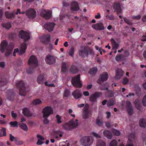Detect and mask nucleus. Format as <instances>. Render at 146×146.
I'll return each instance as SVG.
<instances>
[{
  "label": "nucleus",
  "instance_id": "nucleus-1",
  "mask_svg": "<svg viewBox=\"0 0 146 146\" xmlns=\"http://www.w3.org/2000/svg\"><path fill=\"white\" fill-rule=\"evenodd\" d=\"M13 48V46L8 45L7 42L6 40H4L1 44L0 49L2 53L5 52V56H8L11 53Z\"/></svg>",
  "mask_w": 146,
  "mask_h": 146
},
{
  "label": "nucleus",
  "instance_id": "nucleus-2",
  "mask_svg": "<svg viewBox=\"0 0 146 146\" xmlns=\"http://www.w3.org/2000/svg\"><path fill=\"white\" fill-rule=\"evenodd\" d=\"M94 140L92 137L88 136L83 137L81 139L80 142L83 145L85 146H89L92 144Z\"/></svg>",
  "mask_w": 146,
  "mask_h": 146
},
{
  "label": "nucleus",
  "instance_id": "nucleus-3",
  "mask_svg": "<svg viewBox=\"0 0 146 146\" xmlns=\"http://www.w3.org/2000/svg\"><path fill=\"white\" fill-rule=\"evenodd\" d=\"M27 46V45L24 42L22 44L20 47L19 51L18 48L15 49L13 54V56H16V53H18L19 55H22L25 52Z\"/></svg>",
  "mask_w": 146,
  "mask_h": 146
},
{
  "label": "nucleus",
  "instance_id": "nucleus-4",
  "mask_svg": "<svg viewBox=\"0 0 146 146\" xmlns=\"http://www.w3.org/2000/svg\"><path fill=\"white\" fill-rule=\"evenodd\" d=\"M43 117H48L53 113V110L50 106H47L44 108L42 111Z\"/></svg>",
  "mask_w": 146,
  "mask_h": 146
},
{
  "label": "nucleus",
  "instance_id": "nucleus-5",
  "mask_svg": "<svg viewBox=\"0 0 146 146\" xmlns=\"http://www.w3.org/2000/svg\"><path fill=\"white\" fill-rule=\"evenodd\" d=\"M80 75L78 74L72 78V84L73 86L76 87L81 88L82 86V84L80 80Z\"/></svg>",
  "mask_w": 146,
  "mask_h": 146
},
{
  "label": "nucleus",
  "instance_id": "nucleus-6",
  "mask_svg": "<svg viewBox=\"0 0 146 146\" xmlns=\"http://www.w3.org/2000/svg\"><path fill=\"white\" fill-rule=\"evenodd\" d=\"M28 64L30 66L34 67L37 66L38 65V63L36 57L34 55L31 56L28 60Z\"/></svg>",
  "mask_w": 146,
  "mask_h": 146
},
{
  "label": "nucleus",
  "instance_id": "nucleus-7",
  "mask_svg": "<svg viewBox=\"0 0 146 146\" xmlns=\"http://www.w3.org/2000/svg\"><path fill=\"white\" fill-rule=\"evenodd\" d=\"M17 86L20 87L19 94L22 96H25L26 93L25 90V86L23 82L22 81H17L16 83Z\"/></svg>",
  "mask_w": 146,
  "mask_h": 146
},
{
  "label": "nucleus",
  "instance_id": "nucleus-8",
  "mask_svg": "<svg viewBox=\"0 0 146 146\" xmlns=\"http://www.w3.org/2000/svg\"><path fill=\"white\" fill-rule=\"evenodd\" d=\"M102 93L100 92H96L92 94L90 96L89 100L92 102H97V98L100 97L102 95Z\"/></svg>",
  "mask_w": 146,
  "mask_h": 146
},
{
  "label": "nucleus",
  "instance_id": "nucleus-9",
  "mask_svg": "<svg viewBox=\"0 0 146 146\" xmlns=\"http://www.w3.org/2000/svg\"><path fill=\"white\" fill-rule=\"evenodd\" d=\"M19 36L25 40H28L30 38V36L29 33L26 31L21 30L19 33Z\"/></svg>",
  "mask_w": 146,
  "mask_h": 146
},
{
  "label": "nucleus",
  "instance_id": "nucleus-10",
  "mask_svg": "<svg viewBox=\"0 0 146 146\" xmlns=\"http://www.w3.org/2000/svg\"><path fill=\"white\" fill-rule=\"evenodd\" d=\"M40 15L45 19H48L51 17V12L48 10L43 9L41 11Z\"/></svg>",
  "mask_w": 146,
  "mask_h": 146
},
{
  "label": "nucleus",
  "instance_id": "nucleus-11",
  "mask_svg": "<svg viewBox=\"0 0 146 146\" xmlns=\"http://www.w3.org/2000/svg\"><path fill=\"white\" fill-rule=\"evenodd\" d=\"M27 16L29 19H32L36 16V12L34 10L30 9L27 11L26 12Z\"/></svg>",
  "mask_w": 146,
  "mask_h": 146
},
{
  "label": "nucleus",
  "instance_id": "nucleus-12",
  "mask_svg": "<svg viewBox=\"0 0 146 146\" xmlns=\"http://www.w3.org/2000/svg\"><path fill=\"white\" fill-rule=\"evenodd\" d=\"M45 60L46 63L49 64H54L56 61L55 57L51 55L47 56L45 58Z\"/></svg>",
  "mask_w": 146,
  "mask_h": 146
},
{
  "label": "nucleus",
  "instance_id": "nucleus-13",
  "mask_svg": "<svg viewBox=\"0 0 146 146\" xmlns=\"http://www.w3.org/2000/svg\"><path fill=\"white\" fill-rule=\"evenodd\" d=\"M108 78V74L107 72H104L101 74L100 76L99 80L98 81V82L101 84L100 81L102 82L105 81L107 80Z\"/></svg>",
  "mask_w": 146,
  "mask_h": 146
},
{
  "label": "nucleus",
  "instance_id": "nucleus-14",
  "mask_svg": "<svg viewBox=\"0 0 146 146\" xmlns=\"http://www.w3.org/2000/svg\"><path fill=\"white\" fill-rule=\"evenodd\" d=\"M55 24L54 23H49L45 24L44 26L46 30L49 32H51L53 31Z\"/></svg>",
  "mask_w": 146,
  "mask_h": 146
},
{
  "label": "nucleus",
  "instance_id": "nucleus-15",
  "mask_svg": "<svg viewBox=\"0 0 146 146\" xmlns=\"http://www.w3.org/2000/svg\"><path fill=\"white\" fill-rule=\"evenodd\" d=\"M92 27L94 29L97 30H100L104 29L103 24L102 23L94 24L92 25Z\"/></svg>",
  "mask_w": 146,
  "mask_h": 146
},
{
  "label": "nucleus",
  "instance_id": "nucleus-16",
  "mask_svg": "<svg viewBox=\"0 0 146 146\" xmlns=\"http://www.w3.org/2000/svg\"><path fill=\"white\" fill-rule=\"evenodd\" d=\"M72 94L74 98L76 99H78L81 98L82 95L80 91L78 90L74 91Z\"/></svg>",
  "mask_w": 146,
  "mask_h": 146
},
{
  "label": "nucleus",
  "instance_id": "nucleus-17",
  "mask_svg": "<svg viewBox=\"0 0 146 146\" xmlns=\"http://www.w3.org/2000/svg\"><path fill=\"white\" fill-rule=\"evenodd\" d=\"M124 72L121 69H118L116 71L115 78L117 79H119L122 76Z\"/></svg>",
  "mask_w": 146,
  "mask_h": 146
},
{
  "label": "nucleus",
  "instance_id": "nucleus-18",
  "mask_svg": "<svg viewBox=\"0 0 146 146\" xmlns=\"http://www.w3.org/2000/svg\"><path fill=\"white\" fill-rule=\"evenodd\" d=\"M72 11H77L79 9V7L77 2L74 1L72 2L71 7Z\"/></svg>",
  "mask_w": 146,
  "mask_h": 146
},
{
  "label": "nucleus",
  "instance_id": "nucleus-19",
  "mask_svg": "<svg viewBox=\"0 0 146 146\" xmlns=\"http://www.w3.org/2000/svg\"><path fill=\"white\" fill-rule=\"evenodd\" d=\"M126 103L127 110L128 113L129 115H131L133 113V110L131 103L130 102L127 101Z\"/></svg>",
  "mask_w": 146,
  "mask_h": 146
},
{
  "label": "nucleus",
  "instance_id": "nucleus-20",
  "mask_svg": "<svg viewBox=\"0 0 146 146\" xmlns=\"http://www.w3.org/2000/svg\"><path fill=\"white\" fill-rule=\"evenodd\" d=\"M50 36L49 35H44L40 38V40L42 42L49 41Z\"/></svg>",
  "mask_w": 146,
  "mask_h": 146
},
{
  "label": "nucleus",
  "instance_id": "nucleus-21",
  "mask_svg": "<svg viewBox=\"0 0 146 146\" xmlns=\"http://www.w3.org/2000/svg\"><path fill=\"white\" fill-rule=\"evenodd\" d=\"M14 96L12 93V90H9L7 92V98L10 100H12Z\"/></svg>",
  "mask_w": 146,
  "mask_h": 146
},
{
  "label": "nucleus",
  "instance_id": "nucleus-22",
  "mask_svg": "<svg viewBox=\"0 0 146 146\" xmlns=\"http://www.w3.org/2000/svg\"><path fill=\"white\" fill-rule=\"evenodd\" d=\"M79 54L82 57H84L85 56L88 57V53L87 51L85 49H83L80 50L79 51Z\"/></svg>",
  "mask_w": 146,
  "mask_h": 146
},
{
  "label": "nucleus",
  "instance_id": "nucleus-23",
  "mask_svg": "<svg viewBox=\"0 0 146 146\" xmlns=\"http://www.w3.org/2000/svg\"><path fill=\"white\" fill-rule=\"evenodd\" d=\"M5 14L6 17L8 18H13L15 17V15L12 11L10 12L6 11L5 12Z\"/></svg>",
  "mask_w": 146,
  "mask_h": 146
},
{
  "label": "nucleus",
  "instance_id": "nucleus-24",
  "mask_svg": "<svg viewBox=\"0 0 146 146\" xmlns=\"http://www.w3.org/2000/svg\"><path fill=\"white\" fill-rule=\"evenodd\" d=\"M44 79V75L41 74L38 76L37 80V82L39 84H42L43 82Z\"/></svg>",
  "mask_w": 146,
  "mask_h": 146
},
{
  "label": "nucleus",
  "instance_id": "nucleus-25",
  "mask_svg": "<svg viewBox=\"0 0 146 146\" xmlns=\"http://www.w3.org/2000/svg\"><path fill=\"white\" fill-rule=\"evenodd\" d=\"M70 122L72 128L76 127L79 125V123L77 119L74 120L72 121H70Z\"/></svg>",
  "mask_w": 146,
  "mask_h": 146
},
{
  "label": "nucleus",
  "instance_id": "nucleus-26",
  "mask_svg": "<svg viewBox=\"0 0 146 146\" xmlns=\"http://www.w3.org/2000/svg\"><path fill=\"white\" fill-rule=\"evenodd\" d=\"M64 128L66 130L70 129L72 128L71 123L70 121L68 123H66L62 125Z\"/></svg>",
  "mask_w": 146,
  "mask_h": 146
},
{
  "label": "nucleus",
  "instance_id": "nucleus-27",
  "mask_svg": "<svg viewBox=\"0 0 146 146\" xmlns=\"http://www.w3.org/2000/svg\"><path fill=\"white\" fill-rule=\"evenodd\" d=\"M103 133L104 135L106 137L109 139H111L112 138V135L111 133L108 131L106 130Z\"/></svg>",
  "mask_w": 146,
  "mask_h": 146
},
{
  "label": "nucleus",
  "instance_id": "nucleus-28",
  "mask_svg": "<svg viewBox=\"0 0 146 146\" xmlns=\"http://www.w3.org/2000/svg\"><path fill=\"white\" fill-rule=\"evenodd\" d=\"M70 71L72 73L74 74L77 73L78 71L77 67L74 65H72L70 69Z\"/></svg>",
  "mask_w": 146,
  "mask_h": 146
},
{
  "label": "nucleus",
  "instance_id": "nucleus-29",
  "mask_svg": "<svg viewBox=\"0 0 146 146\" xmlns=\"http://www.w3.org/2000/svg\"><path fill=\"white\" fill-rule=\"evenodd\" d=\"M23 113L28 117H30L32 115L31 113L27 108H25L23 109Z\"/></svg>",
  "mask_w": 146,
  "mask_h": 146
},
{
  "label": "nucleus",
  "instance_id": "nucleus-30",
  "mask_svg": "<svg viewBox=\"0 0 146 146\" xmlns=\"http://www.w3.org/2000/svg\"><path fill=\"white\" fill-rule=\"evenodd\" d=\"M32 104L34 105L41 104H42V102L40 100L36 99L33 101Z\"/></svg>",
  "mask_w": 146,
  "mask_h": 146
},
{
  "label": "nucleus",
  "instance_id": "nucleus-31",
  "mask_svg": "<svg viewBox=\"0 0 146 146\" xmlns=\"http://www.w3.org/2000/svg\"><path fill=\"white\" fill-rule=\"evenodd\" d=\"M20 126L21 128L24 130L27 131L28 130V127L27 125L25 123H21L20 124Z\"/></svg>",
  "mask_w": 146,
  "mask_h": 146
},
{
  "label": "nucleus",
  "instance_id": "nucleus-32",
  "mask_svg": "<svg viewBox=\"0 0 146 146\" xmlns=\"http://www.w3.org/2000/svg\"><path fill=\"white\" fill-rule=\"evenodd\" d=\"M96 124L99 126H102L103 124V122L101 119H100L99 118L96 119Z\"/></svg>",
  "mask_w": 146,
  "mask_h": 146
},
{
  "label": "nucleus",
  "instance_id": "nucleus-33",
  "mask_svg": "<svg viewBox=\"0 0 146 146\" xmlns=\"http://www.w3.org/2000/svg\"><path fill=\"white\" fill-rule=\"evenodd\" d=\"M97 146H106V144L104 142L101 140H98L97 143Z\"/></svg>",
  "mask_w": 146,
  "mask_h": 146
},
{
  "label": "nucleus",
  "instance_id": "nucleus-34",
  "mask_svg": "<svg viewBox=\"0 0 146 146\" xmlns=\"http://www.w3.org/2000/svg\"><path fill=\"white\" fill-rule=\"evenodd\" d=\"M97 70V68H93L90 69L89 72L91 74H94L96 73Z\"/></svg>",
  "mask_w": 146,
  "mask_h": 146
},
{
  "label": "nucleus",
  "instance_id": "nucleus-35",
  "mask_svg": "<svg viewBox=\"0 0 146 146\" xmlns=\"http://www.w3.org/2000/svg\"><path fill=\"white\" fill-rule=\"evenodd\" d=\"M139 125L141 127H145L146 125L145 120L144 119H140L139 121Z\"/></svg>",
  "mask_w": 146,
  "mask_h": 146
},
{
  "label": "nucleus",
  "instance_id": "nucleus-36",
  "mask_svg": "<svg viewBox=\"0 0 146 146\" xmlns=\"http://www.w3.org/2000/svg\"><path fill=\"white\" fill-rule=\"evenodd\" d=\"M11 127H17L18 123L16 121H11L9 123Z\"/></svg>",
  "mask_w": 146,
  "mask_h": 146
},
{
  "label": "nucleus",
  "instance_id": "nucleus-37",
  "mask_svg": "<svg viewBox=\"0 0 146 146\" xmlns=\"http://www.w3.org/2000/svg\"><path fill=\"white\" fill-rule=\"evenodd\" d=\"M114 7L117 10L118 14L119 13H120L121 12V10L119 4L115 5Z\"/></svg>",
  "mask_w": 146,
  "mask_h": 146
},
{
  "label": "nucleus",
  "instance_id": "nucleus-38",
  "mask_svg": "<svg viewBox=\"0 0 146 146\" xmlns=\"http://www.w3.org/2000/svg\"><path fill=\"white\" fill-rule=\"evenodd\" d=\"M1 131V132H3V134H2L0 132V137L5 136H6L7 135L5 128H3Z\"/></svg>",
  "mask_w": 146,
  "mask_h": 146
},
{
  "label": "nucleus",
  "instance_id": "nucleus-39",
  "mask_svg": "<svg viewBox=\"0 0 146 146\" xmlns=\"http://www.w3.org/2000/svg\"><path fill=\"white\" fill-rule=\"evenodd\" d=\"M117 142L115 140H114L111 142L109 145V146H117Z\"/></svg>",
  "mask_w": 146,
  "mask_h": 146
},
{
  "label": "nucleus",
  "instance_id": "nucleus-40",
  "mask_svg": "<svg viewBox=\"0 0 146 146\" xmlns=\"http://www.w3.org/2000/svg\"><path fill=\"white\" fill-rule=\"evenodd\" d=\"M68 52L70 55L72 56L74 52V48L73 47H71L70 49L68 50Z\"/></svg>",
  "mask_w": 146,
  "mask_h": 146
},
{
  "label": "nucleus",
  "instance_id": "nucleus-41",
  "mask_svg": "<svg viewBox=\"0 0 146 146\" xmlns=\"http://www.w3.org/2000/svg\"><path fill=\"white\" fill-rule=\"evenodd\" d=\"M135 135L133 133H131L128 135V141H131V139H133L135 137Z\"/></svg>",
  "mask_w": 146,
  "mask_h": 146
},
{
  "label": "nucleus",
  "instance_id": "nucleus-42",
  "mask_svg": "<svg viewBox=\"0 0 146 146\" xmlns=\"http://www.w3.org/2000/svg\"><path fill=\"white\" fill-rule=\"evenodd\" d=\"M136 108L139 109L140 106V102L138 100H136L134 102Z\"/></svg>",
  "mask_w": 146,
  "mask_h": 146
},
{
  "label": "nucleus",
  "instance_id": "nucleus-43",
  "mask_svg": "<svg viewBox=\"0 0 146 146\" xmlns=\"http://www.w3.org/2000/svg\"><path fill=\"white\" fill-rule=\"evenodd\" d=\"M66 64L65 63H63V65L62 66V71L64 72H66L67 69L66 67Z\"/></svg>",
  "mask_w": 146,
  "mask_h": 146
},
{
  "label": "nucleus",
  "instance_id": "nucleus-44",
  "mask_svg": "<svg viewBox=\"0 0 146 146\" xmlns=\"http://www.w3.org/2000/svg\"><path fill=\"white\" fill-rule=\"evenodd\" d=\"M9 139L11 141H17V139L15 137L11 134H9Z\"/></svg>",
  "mask_w": 146,
  "mask_h": 146
},
{
  "label": "nucleus",
  "instance_id": "nucleus-45",
  "mask_svg": "<svg viewBox=\"0 0 146 146\" xmlns=\"http://www.w3.org/2000/svg\"><path fill=\"white\" fill-rule=\"evenodd\" d=\"M119 46V44L115 42L113 44L112 49H116Z\"/></svg>",
  "mask_w": 146,
  "mask_h": 146
},
{
  "label": "nucleus",
  "instance_id": "nucleus-46",
  "mask_svg": "<svg viewBox=\"0 0 146 146\" xmlns=\"http://www.w3.org/2000/svg\"><path fill=\"white\" fill-rule=\"evenodd\" d=\"M56 121L57 123H62L61 117L59 115H57L56 116Z\"/></svg>",
  "mask_w": 146,
  "mask_h": 146
},
{
  "label": "nucleus",
  "instance_id": "nucleus-47",
  "mask_svg": "<svg viewBox=\"0 0 146 146\" xmlns=\"http://www.w3.org/2000/svg\"><path fill=\"white\" fill-rule=\"evenodd\" d=\"M92 134L95 137L97 138H101V136L100 135L97 133L93 132H92Z\"/></svg>",
  "mask_w": 146,
  "mask_h": 146
},
{
  "label": "nucleus",
  "instance_id": "nucleus-48",
  "mask_svg": "<svg viewBox=\"0 0 146 146\" xmlns=\"http://www.w3.org/2000/svg\"><path fill=\"white\" fill-rule=\"evenodd\" d=\"M123 19L124 21L127 23V24L129 25H131L132 24L131 22L128 20L125 17H123Z\"/></svg>",
  "mask_w": 146,
  "mask_h": 146
},
{
  "label": "nucleus",
  "instance_id": "nucleus-49",
  "mask_svg": "<svg viewBox=\"0 0 146 146\" xmlns=\"http://www.w3.org/2000/svg\"><path fill=\"white\" fill-rule=\"evenodd\" d=\"M70 91L67 89H65V92L64 94V96L65 97H66L69 95L70 94Z\"/></svg>",
  "mask_w": 146,
  "mask_h": 146
},
{
  "label": "nucleus",
  "instance_id": "nucleus-50",
  "mask_svg": "<svg viewBox=\"0 0 146 146\" xmlns=\"http://www.w3.org/2000/svg\"><path fill=\"white\" fill-rule=\"evenodd\" d=\"M142 102L143 105L146 106V94L143 97Z\"/></svg>",
  "mask_w": 146,
  "mask_h": 146
},
{
  "label": "nucleus",
  "instance_id": "nucleus-51",
  "mask_svg": "<svg viewBox=\"0 0 146 146\" xmlns=\"http://www.w3.org/2000/svg\"><path fill=\"white\" fill-rule=\"evenodd\" d=\"M82 117L84 119H87L88 118V113L85 112L82 115Z\"/></svg>",
  "mask_w": 146,
  "mask_h": 146
},
{
  "label": "nucleus",
  "instance_id": "nucleus-52",
  "mask_svg": "<svg viewBox=\"0 0 146 146\" xmlns=\"http://www.w3.org/2000/svg\"><path fill=\"white\" fill-rule=\"evenodd\" d=\"M113 133L115 135L118 136L120 135V131L116 130H114L113 131Z\"/></svg>",
  "mask_w": 146,
  "mask_h": 146
},
{
  "label": "nucleus",
  "instance_id": "nucleus-53",
  "mask_svg": "<svg viewBox=\"0 0 146 146\" xmlns=\"http://www.w3.org/2000/svg\"><path fill=\"white\" fill-rule=\"evenodd\" d=\"M141 16L140 15L137 16H133L132 17V19H133L138 20L140 19Z\"/></svg>",
  "mask_w": 146,
  "mask_h": 146
},
{
  "label": "nucleus",
  "instance_id": "nucleus-54",
  "mask_svg": "<svg viewBox=\"0 0 146 146\" xmlns=\"http://www.w3.org/2000/svg\"><path fill=\"white\" fill-rule=\"evenodd\" d=\"M34 71V70L33 68H29L27 69V72L28 73L31 74Z\"/></svg>",
  "mask_w": 146,
  "mask_h": 146
},
{
  "label": "nucleus",
  "instance_id": "nucleus-55",
  "mask_svg": "<svg viewBox=\"0 0 146 146\" xmlns=\"http://www.w3.org/2000/svg\"><path fill=\"white\" fill-rule=\"evenodd\" d=\"M68 113L70 114L73 117H75V115L74 114H72V113L73 112V110L71 109H69L68 110Z\"/></svg>",
  "mask_w": 146,
  "mask_h": 146
},
{
  "label": "nucleus",
  "instance_id": "nucleus-56",
  "mask_svg": "<svg viewBox=\"0 0 146 146\" xmlns=\"http://www.w3.org/2000/svg\"><path fill=\"white\" fill-rule=\"evenodd\" d=\"M48 117H46V118L43 117L44 119L43 120V122L44 124H47L49 123V121L47 119Z\"/></svg>",
  "mask_w": 146,
  "mask_h": 146
},
{
  "label": "nucleus",
  "instance_id": "nucleus-57",
  "mask_svg": "<svg viewBox=\"0 0 146 146\" xmlns=\"http://www.w3.org/2000/svg\"><path fill=\"white\" fill-rule=\"evenodd\" d=\"M5 27L6 29H9L11 27V25L10 23H7L5 24Z\"/></svg>",
  "mask_w": 146,
  "mask_h": 146
},
{
  "label": "nucleus",
  "instance_id": "nucleus-58",
  "mask_svg": "<svg viewBox=\"0 0 146 146\" xmlns=\"http://www.w3.org/2000/svg\"><path fill=\"white\" fill-rule=\"evenodd\" d=\"M114 104V103L113 101L111 100H110L108 102L107 105L109 107L113 105Z\"/></svg>",
  "mask_w": 146,
  "mask_h": 146
},
{
  "label": "nucleus",
  "instance_id": "nucleus-59",
  "mask_svg": "<svg viewBox=\"0 0 146 146\" xmlns=\"http://www.w3.org/2000/svg\"><path fill=\"white\" fill-rule=\"evenodd\" d=\"M121 55H117L115 57V59L117 61H120L121 59Z\"/></svg>",
  "mask_w": 146,
  "mask_h": 146
},
{
  "label": "nucleus",
  "instance_id": "nucleus-60",
  "mask_svg": "<svg viewBox=\"0 0 146 146\" xmlns=\"http://www.w3.org/2000/svg\"><path fill=\"white\" fill-rule=\"evenodd\" d=\"M42 140H40V139H38L36 144L37 145H41L43 143H44V142L42 141Z\"/></svg>",
  "mask_w": 146,
  "mask_h": 146
},
{
  "label": "nucleus",
  "instance_id": "nucleus-61",
  "mask_svg": "<svg viewBox=\"0 0 146 146\" xmlns=\"http://www.w3.org/2000/svg\"><path fill=\"white\" fill-rule=\"evenodd\" d=\"M36 136L38 139H40V140H44V138L42 136L39 134L37 135Z\"/></svg>",
  "mask_w": 146,
  "mask_h": 146
},
{
  "label": "nucleus",
  "instance_id": "nucleus-62",
  "mask_svg": "<svg viewBox=\"0 0 146 146\" xmlns=\"http://www.w3.org/2000/svg\"><path fill=\"white\" fill-rule=\"evenodd\" d=\"M11 115L12 117L13 118H16L17 116V114L14 112L13 111H12L11 113Z\"/></svg>",
  "mask_w": 146,
  "mask_h": 146
},
{
  "label": "nucleus",
  "instance_id": "nucleus-63",
  "mask_svg": "<svg viewBox=\"0 0 146 146\" xmlns=\"http://www.w3.org/2000/svg\"><path fill=\"white\" fill-rule=\"evenodd\" d=\"M128 80L126 78H125L123 80V83L124 84H126L128 82Z\"/></svg>",
  "mask_w": 146,
  "mask_h": 146
},
{
  "label": "nucleus",
  "instance_id": "nucleus-64",
  "mask_svg": "<svg viewBox=\"0 0 146 146\" xmlns=\"http://www.w3.org/2000/svg\"><path fill=\"white\" fill-rule=\"evenodd\" d=\"M126 146H133V145L131 141H128Z\"/></svg>",
  "mask_w": 146,
  "mask_h": 146
}]
</instances>
